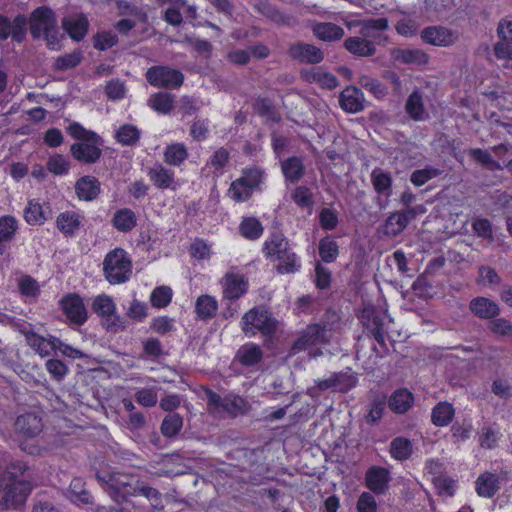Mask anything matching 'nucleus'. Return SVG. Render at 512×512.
<instances>
[{
	"label": "nucleus",
	"mask_w": 512,
	"mask_h": 512,
	"mask_svg": "<svg viewBox=\"0 0 512 512\" xmlns=\"http://www.w3.org/2000/svg\"><path fill=\"white\" fill-rule=\"evenodd\" d=\"M223 298L226 300H235L242 297L248 291V279L236 271L227 272L222 280Z\"/></svg>",
	"instance_id": "9d476101"
},
{
	"label": "nucleus",
	"mask_w": 512,
	"mask_h": 512,
	"mask_svg": "<svg viewBox=\"0 0 512 512\" xmlns=\"http://www.w3.org/2000/svg\"><path fill=\"white\" fill-rule=\"evenodd\" d=\"M440 174V171L433 167H425L423 169L415 170L411 174V182L416 186H422L427 183L429 180L437 177Z\"/></svg>",
	"instance_id": "13d9d810"
},
{
	"label": "nucleus",
	"mask_w": 512,
	"mask_h": 512,
	"mask_svg": "<svg viewBox=\"0 0 512 512\" xmlns=\"http://www.w3.org/2000/svg\"><path fill=\"white\" fill-rule=\"evenodd\" d=\"M69 168V161L64 156L59 154L51 156L47 162V169L55 175L67 174Z\"/></svg>",
	"instance_id": "4d7b16f0"
},
{
	"label": "nucleus",
	"mask_w": 512,
	"mask_h": 512,
	"mask_svg": "<svg viewBox=\"0 0 512 512\" xmlns=\"http://www.w3.org/2000/svg\"><path fill=\"white\" fill-rule=\"evenodd\" d=\"M421 39L430 45L447 47L454 44L458 36L452 30L443 26H430L421 31Z\"/></svg>",
	"instance_id": "9b49d317"
},
{
	"label": "nucleus",
	"mask_w": 512,
	"mask_h": 512,
	"mask_svg": "<svg viewBox=\"0 0 512 512\" xmlns=\"http://www.w3.org/2000/svg\"><path fill=\"white\" fill-rule=\"evenodd\" d=\"M499 484V477L496 474L485 472L477 478L475 489L479 496L491 498L499 490Z\"/></svg>",
	"instance_id": "393cba45"
},
{
	"label": "nucleus",
	"mask_w": 512,
	"mask_h": 512,
	"mask_svg": "<svg viewBox=\"0 0 512 512\" xmlns=\"http://www.w3.org/2000/svg\"><path fill=\"white\" fill-rule=\"evenodd\" d=\"M500 437V430L496 426H485L479 436L480 445L487 449L494 448Z\"/></svg>",
	"instance_id": "603ef678"
},
{
	"label": "nucleus",
	"mask_w": 512,
	"mask_h": 512,
	"mask_svg": "<svg viewBox=\"0 0 512 512\" xmlns=\"http://www.w3.org/2000/svg\"><path fill=\"white\" fill-rule=\"evenodd\" d=\"M316 386L310 387L307 393L311 397H317L319 391L333 390L338 392H347L352 389L356 383L357 378L351 369L339 373H333L325 379H317Z\"/></svg>",
	"instance_id": "423d86ee"
},
{
	"label": "nucleus",
	"mask_w": 512,
	"mask_h": 512,
	"mask_svg": "<svg viewBox=\"0 0 512 512\" xmlns=\"http://www.w3.org/2000/svg\"><path fill=\"white\" fill-rule=\"evenodd\" d=\"M92 309L104 318V324L108 331L117 332L124 328L121 317L116 314V305L109 295L96 296L92 303Z\"/></svg>",
	"instance_id": "0eeeda50"
},
{
	"label": "nucleus",
	"mask_w": 512,
	"mask_h": 512,
	"mask_svg": "<svg viewBox=\"0 0 512 512\" xmlns=\"http://www.w3.org/2000/svg\"><path fill=\"white\" fill-rule=\"evenodd\" d=\"M42 419L34 413L20 415L15 422L16 432L27 439L37 437L42 431Z\"/></svg>",
	"instance_id": "2eb2a0df"
},
{
	"label": "nucleus",
	"mask_w": 512,
	"mask_h": 512,
	"mask_svg": "<svg viewBox=\"0 0 512 512\" xmlns=\"http://www.w3.org/2000/svg\"><path fill=\"white\" fill-rule=\"evenodd\" d=\"M19 289L22 295L31 298L37 297L40 292L37 281L29 276H24L19 280Z\"/></svg>",
	"instance_id": "69168bd1"
},
{
	"label": "nucleus",
	"mask_w": 512,
	"mask_h": 512,
	"mask_svg": "<svg viewBox=\"0 0 512 512\" xmlns=\"http://www.w3.org/2000/svg\"><path fill=\"white\" fill-rule=\"evenodd\" d=\"M49 217V212L37 201L28 202L24 210V219L29 225H42Z\"/></svg>",
	"instance_id": "72a5a7b5"
},
{
	"label": "nucleus",
	"mask_w": 512,
	"mask_h": 512,
	"mask_svg": "<svg viewBox=\"0 0 512 512\" xmlns=\"http://www.w3.org/2000/svg\"><path fill=\"white\" fill-rule=\"evenodd\" d=\"M67 497L76 505H88L93 503V498L86 490L84 480L80 477L72 479L67 491Z\"/></svg>",
	"instance_id": "a878e982"
},
{
	"label": "nucleus",
	"mask_w": 512,
	"mask_h": 512,
	"mask_svg": "<svg viewBox=\"0 0 512 512\" xmlns=\"http://www.w3.org/2000/svg\"><path fill=\"white\" fill-rule=\"evenodd\" d=\"M151 182L159 189L176 190L174 172L165 168L161 164H156L147 172Z\"/></svg>",
	"instance_id": "aec40b11"
},
{
	"label": "nucleus",
	"mask_w": 512,
	"mask_h": 512,
	"mask_svg": "<svg viewBox=\"0 0 512 512\" xmlns=\"http://www.w3.org/2000/svg\"><path fill=\"white\" fill-rule=\"evenodd\" d=\"M339 102L346 112L357 113L364 109V94L360 89L350 86L342 91Z\"/></svg>",
	"instance_id": "f3484780"
},
{
	"label": "nucleus",
	"mask_w": 512,
	"mask_h": 512,
	"mask_svg": "<svg viewBox=\"0 0 512 512\" xmlns=\"http://www.w3.org/2000/svg\"><path fill=\"white\" fill-rule=\"evenodd\" d=\"M188 157V150L183 143H172L164 150V161L168 165L179 166Z\"/></svg>",
	"instance_id": "e433bc0d"
},
{
	"label": "nucleus",
	"mask_w": 512,
	"mask_h": 512,
	"mask_svg": "<svg viewBox=\"0 0 512 512\" xmlns=\"http://www.w3.org/2000/svg\"><path fill=\"white\" fill-rule=\"evenodd\" d=\"M99 481L105 483L106 491L115 502H123L128 496L143 495L151 506H161V494L152 487L143 485L136 476L124 473L98 474Z\"/></svg>",
	"instance_id": "f257e3e1"
},
{
	"label": "nucleus",
	"mask_w": 512,
	"mask_h": 512,
	"mask_svg": "<svg viewBox=\"0 0 512 512\" xmlns=\"http://www.w3.org/2000/svg\"><path fill=\"white\" fill-rule=\"evenodd\" d=\"M75 189L79 199L91 201L99 194L100 184L96 178L85 176L77 181Z\"/></svg>",
	"instance_id": "c85d7f7f"
},
{
	"label": "nucleus",
	"mask_w": 512,
	"mask_h": 512,
	"mask_svg": "<svg viewBox=\"0 0 512 512\" xmlns=\"http://www.w3.org/2000/svg\"><path fill=\"white\" fill-rule=\"evenodd\" d=\"M246 410V402L243 398L237 395H228L224 397L223 407L221 412H226L231 415L244 413Z\"/></svg>",
	"instance_id": "864d4df0"
},
{
	"label": "nucleus",
	"mask_w": 512,
	"mask_h": 512,
	"mask_svg": "<svg viewBox=\"0 0 512 512\" xmlns=\"http://www.w3.org/2000/svg\"><path fill=\"white\" fill-rule=\"evenodd\" d=\"M140 135V130L132 124L122 125L116 132L117 141L123 145H134L139 140Z\"/></svg>",
	"instance_id": "8fccbe9b"
},
{
	"label": "nucleus",
	"mask_w": 512,
	"mask_h": 512,
	"mask_svg": "<svg viewBox=\"0 0 512 512\" xmlns=\"http://www.w3.org/2000/svg\"><path fill=\"white\" fill-rule=\"evenodd\" d=\"M236 357L242 365L254 366L262 360L263 351L256 344L247 343L239 348Z\"/></svg>",
	"instance_id": "c756f323"
},
{
	"label": "nucleus",
	"mask_w": 512,
	"mask_h": 512,
	"mask_svg": "<svg viewBox=\"0 0 512 512\" xmlns=\"http://www.w3.org/2000/svg\"><path fill=\"white\" fill-rule=\"evenodd\" d=\"M281 168L286 179L291 182L300 179L304 173V166L302 161L297 157H291L282 162Z\"/></svg>",
	"instance_id": "de8ad7c7"
},
{
	"label": "nucleus",
	"mask_w": 512,
	"mask_h": 512,
	"mask_svg": "<svg viewBox=\"0 0 512 512\" xmlns=\"http://www.w3.org/2000/svg\"><path fill=\"white\" fill-rule=\"evenodd\" d=\"M144 354L147 358L155 359L163 354V347L156 338H148L142 343Z\"/></svg>",
	"instance_id": "774afa93"
},
{
	"label": "nucleus",
	"mask_w": 512,
	"mask_h": 512,
	"mask_svg": "<svg viewBox=\"0 0 512 512\" xmlns=\"http://www.w3.org/2000/svg\"><path fill=\"white\" fill-rule=\"evenodd\" d=\"M390 453L397 460H406L412 453L411 442L403 437L395 438L390 445Z\"/></svg>",
	"instance_id": "09e8293b"
},
{
	"label": "nucleus",
	"mask_w": 512,
	"mask_h": 512,
	"mask_svg": "<svg viewBox=\"0 0 512 512\" xmlns=\"http://www.w3.org/2000/svg\"><path fill=\"white\" fill-rule=\"evenodd\" d=\"M289 249L288 241L282 235L277 234L264 242L263 252L271 261H276Z\"/></svg>",
	"instance_id": "bb28decb"
},
{
	"label": "nucleus",
	"mask_w": 512,
	"mask_h": 512,
	"mask_svg": "<svg viewBox=\"0 0 512 512\" xmlns=\"http://www.w3.org/2000/svg\"><path fill=\"white\" fill-rule=\"evenodd\" d=\"M162 4H168L169 7L166 9L164 19L167 23L178 26L182 23V15L180 10L186 6L185 0H158Z\"/></svg>",
	"instance_id": "ea45409f"
},
{
	"label": "nucleus",
	"mask_w": 512,
	"mask_h": 512,
	"mask_svg": "<svg viewBox=\"0 0 512 512\" xmlns=\"http://www.w3.org/2000/svg\"><path fill=\"white\" fill-rule=\"evenodd\" d=\"M112 222L118 231L128 232L136 226L137 218L131 209L123 208L114 214Z\"/></svg>",
	"instance_id": "4c0bfd02"
},
{
	"label": "nucleus",
	"mask_w": 512,
	"mask_h": 512,
	"mask_svg": "<svg viewBox=\"0 0 512 512\" xmlns=\"http://www.w3.org/2000/svg\"><path fill=\"white\" fill-rule=\"evenodd\" d=\"M290 56L300 62L319 63L323 60V52L312 44L297 43L290 47Z\"/></svg>",
	"instance_id": "dca6fc26"
},
{
	"label": "nucleus",
	"mask_w": 512,
	"mask_h": 512,
	"mask_svg": "<svg viewBox=\"0 0 512 512\" xmlns=\"http://www.w3.org/2000/svg\"><path fill=\"white\" fill-rule=\"evenodd\" d=\"M148 104L156 112L168 114L174 107V97L169 93L159 92L149 98Z\"/></svg>",
	"instance_id": "a19ab883"
},
{
	"label": "nucleus",
	"mask_w": 512,
	"mask_h": 512,
	"mask_svg": "<svg viewBox=\"0 0 512 512\" xmlns=\"http://www.w3.org/2000/svg\"><path fill=\"white\" fill-rule=\"evenodd\" d=\"M240 234L248 240L259 239L264 231L261 222L255 217H245L239 225Z\"/></svg>",
	"instance_id": "58836bf2"
},
{
	"label": "nucleus",
	"mask_w": 512,
	"mask_h": 512,
	"mask_svg": "<svg viewBox=\"0 0 512 512\" xmlns=\"http://www.w3.org/2000/svg\"><path fill=\"white\" fill-rule=\"evenodd\" d=\"M146 79L152 86L175 89L182 85L184 76L177 69L153 66L147 70Z\"/></svg>",
	"instance_id": "1a4fd4ad"
},
{
	"label": "nucleus",
	"mask_w": 512,
	"mask_h": 512,
	"mask_svg": "<svg viewBox=\"0 0 512 512\" xmlns=\"http://www.w3.org/2000/svg\"><path fill=\"white\" fill-rule=\"evenodd\" d=\"M292 199L301 207H311L313 204V194L309 188L304 186H299L294 190Z\"/></svg>",
	"instance_id": "0e129e2a"
},
{
	"label": "nucleus",
	"mask_w": 512,
	"mask_h": 512,
	"mask_svg": "<svg viewBox=\"0 0 512 512\" xmlns=\"http://www.w3.org/2000/svg\"><path fill=\"white\" fill-rule=\"evenodd\" d=\"M60 303L63 312L72 323L83 324L87 320V310L80 296L69 294Z\"/></svg>",
	"instance_id": "f8f14e48"
},
{
	"label": "nucleus",
	"mask_w": 512,
	"mask_h": 512,
	"mask_svg": "<svg viewBox=\"0 0 512 512\" xmlns=\"http://www.w3.org/2000/svg\"><path fill=\"white\" fill-rule=\"evenodd\" d=\"M472 313L482 319H492L499 315V306L485 297H477L470 302Z\"/></svg>",
	"instance_id": "5701e85b"
},
{
	"label": "nucleus",
	"mask_w": 512,
	"mask_h": 512,
	"mask_svg": "<svg viewBox=\"0 0 512 512\" xmlns=\"http://www.w3.org/2000/svg\"><path fill=\"white\" fill-rule=\"evenodd\" d=\"M426 470L432 475V480L441 494L452 496L454 494V481L443 476V464L431 459L426 463Z\"/></svg>",
	"instance_id": "4468645a"
},
{
	"label": "nucleus",
	"mask_w": 512,
	"mask_h": 512,
	"mask_svg": "<svg viewBox=\"0 0 512 512\" xmlns=\"http://www.w3.org/2000/svg\"><path fill=\"white\" fill-rule=\"evenodd\" d=\"M454 416V408L448 402H440L432 411V421L437 426L448 425Z\"/></svg>",
	"instance_id": "37998d69"
},
{
	"label": "nucleus",
	"mask_w": 512,
	"mask_h": 512,
	"mask_svg": "<svg viewBox=\"0 0 512 512\" xmlns=\"http://www.w3.org/2000/svg\"><path fill=\"white\" fill-rule=\"evenodd\" d=\"M390 480L389 470L379 466L370 467L365 475L366 486L376 494L384 493Z\"/></svg>",
	"instance_id": "ddd939ff"
},
{
	"label": "nucleus",
	"mask_w": 512,
	"mask_h": 512,
	"mask_svg": "<svg viewBox=\"0 0 512 512\" xmlns=\"http://www.w3.org/2000/svg\"><path fill=\"white\" fill-rule=\"evenodd\" d=\"M470 156L477 162L488 167L491 170H500L502 166L495 161L487 150L479 148L471 149L469 151Z\"/></svg>",
	"instance_id": "6e6d98bb"
},
{
	"label": "nucleus",
	"mask_w": 512,
	"mask_h": 512,
	"mask_svg": "<svg viewBox=\"0 0 512 512\" xmlns=\"http://www.w3.org/2000/svg\"><path fill=\"white\" fill-rule=\"evenodd\" d=\"M62 26L73 40L81 41L87 34L89 22L83 14H75L65 17Z\"/></svg>",
	"instance_id": "a211bd4d"
},
{
	"label": "nucleus",
	"mask_w": 512,
	"mask_h": 512,
	"mask_svg": "<svg viewBox=\"0 0 512 512\" xmlns=\"http://www.w3.org/2000/svg\"><path fill=\"white\" fill-rule=\"evenodd\" d=\"M118 41L115 33L111 31L99 32L94 38V47L98 50L104 51L113 47Z\"/></svg>",
	"instance_id": "680f3d73"
},
{
	"label": "nucleus",
	"mask_w": 512,
	"mask_h": 512,
	"mask_svg": "<svg viewBox=\"0 0 512 512\" xmlns=\"http://www.w3.org/2000/svg\"><path fill=\"white\" fill-rule=\"evenodd\" d=\"M276 268L281 274L294 273L299 270L301 263L297 255L291 250H287L278 260Z\"/></svg>",
	"instance_id": "a18cd8bd"
},
{
	"label": "nucleus",
	"mask_w": 512,
	"mask_h": 512,
	"mask_svg": "<svg viewBox=\"0 0 512 512\" xmlns=\"http://www.w3.org/2000/svg\"><path fill=\"white\" fill-rule=\"evenodd\" d=\"M330 332L326 326H320L319 324L310 325L307 327L303 335L294 343L292 350L294 353L300 351H309L310 357H316L321 352H317L313 350V346L328 341Z\"/></svg>",
	"instance_id": "6e6552de"
},
{
	"label": "nucleus",
	"mask_w": 512,
	"mask_h": 512,
	"mask_svg": "<svg viewBox=\"0 0 512 512\" xmlns=\"http://www.w3.org/2000/svg\"><path fill=\"white\" fill-rule=\"evenodd\" d=\"M118 8L122 15H131L135 17L134 20L122 19L119 22H117L115 27L119 32L126 34L136 26L137 22H146V14L137 7L130 6L127 2H119Z\"/></svg>",
	"instance_id": "6ab92c4d"
},
{
	"label": "nucleus",
	"mask_w": 512,
	"mask_h": 512,
	"mask_svg": "<svg viewBox=\"0 0 512 512\" xmlns=\"http://www.w3.org/2000/svg\"><path fill=\"white\" fill-rule=\"evenodd\" d=\"M18 229V221L13 216L0 217V255L5 251V244L11 241Z\"/></svg>",
	"instance_id": "c9c22d12"
},
{
	"label": "nucleus",
	"mask_w": 512,
	"mask_h": 512,
	"mask_svg": "<svg viewBox=\"0 0 512 512\" xmlns=\"http://www.w3.org/2000/svg\"><path fill=\"white\" fill-rule=\"evenodd\" d=\"M218 302L215 297L205 294L198 297L195 303L197 317L202 320H209L216 315Z\"/></svg>",
	"instance_id": "2f4dec72"
},
{
	"label": "nucleus",
	"mask_w": 512,
	"mask_h": 512,
	"mask_svg": "<svg viewBox=\"0 0 512 512\" xmlns=\"http://www.w3.org/2000/svg\"><path fill=\"white\" fill-rule=\"evenodd\" d=\"M413 395L407 389L395 391L389 399V407L396 413H405L413 404Z\"/></svg>",
	"instance_id": "f704fd0d"
},
{
	"label": "nucleus",
	"mask_w": 512,
	"mask_h": 512,
	"mask_svg": "<svg viewBox=\"0 0 512 512\" xmlns=\"http://www.w3.org/2000/svg\"><path fill=\"white\" fill-rule=\"evenodd\" d=\"M103 272L110 284L126 282L132 273V262L126 251L121 248L110 251L104 258Z\"/></svg>",
	"instance_id": "7ed1b4c3"
},
{
	"label": "nucleus",
	"mask_w": 512,
	"mask_h": 512,
	"mask_svg": "<svg viewBox=\"0 0 512 512\" xmlns=\"http://www.w3.org/2000/svg\"><path fill=\"white\" fill-rule=\"evenodd\" d=\"M391 57L396 62L418 66L426 65L429 61L428 54L421 49H394Z\"/></svg>",
	"instance_id": "4be33fe9"
},
{
	"label": "nucleus",
	"mask_w": 512,
	"mask_h": 512,
	"mask_svg": "<svg viewBox=\"0 0 512 512\" xmlns=\"http://www.w3.org/2000/svg\"><path fill=\"white\" fill-rule=\"evenodd\" d=\"M312 31L318 39L326 42L340 40L345 34L342 27L331 22H316Z\"/></svg>",
	"instance_id": "b1692460"
},
{
	"label": "nucleus",
	"mask_w": 512,
	"mask_h": 512,
	"mask_svg": "<svg viewBox=\"0 0 512 512\" xmlns=\"http://www.w3.org/2000/svg\"><path fill=\"white\" fill-rule=\"evenodd\" d=\"M319 255L326 263L334 262L339 254L338 243L331 237H324L319 242Z\"/></svg>",
	"instance_id": "c03bdc74"
},
{
	"label": "nucleus",
	"mask_w": 512,
	"mask_h": 512,
	"mask_svg": "<svg viewBox=\"0 0 512 512\" xmlns=\"http://www.w3.org/2000/svg\"><path fill=\"white\" fill-rule=\"evenodd\" d=\"M490 331L497 336H512V323L504 318H496L488 325Z\"/></svg>",
	"instance_id": "e2e57ef3"
},
{
	"label": "nucleus",
	"mask_w": 512,
	"mask_h": 512,
	"mask_svg": "<svg viewBox=\"0 0 512 512\" xmlns=\"http://www.w3.org/2000/svg\"><path fill=\"white\" fill-rule=\"evenodd\" d=\"M344 46L350 53L358 56H371L375 53L374 43L361 37L347 38Z\"/></svg>",
	"instance_id": "473e14b6"
},
{
	"label": "nucleus",
	"mask_w": 512,
	"mask_h": 512,
	"mask_svg": "<svg viewBox=\"0 0 512 512\" xmlns=\"http://www.w3.org/2000/svg\"><path fill=\"white\" fill-rule=\"evenodd\" d=\"M241 329L247 337H252L257 332L268 335L275 330V320L266 309L254 307L243 315Z\"/></svg>",
	"instance_id": "39448f33"
},
{
	"label": "nucleus",
	"mask_w": 512,
	"mask_h": 512,
	"mask_svg": "<svg viewBox=\"0 0 512 512\" xmlns=\"http://www.w3.org/2000/svg\"><path fill=\"white\" fill-rule=\"evenodd\" d=\"M320 225L325 230H333L338 224V215L334 209L323 208L319 215Z\"/></svg>",
	"instance_id": "338daca9"
},
{
	"label": "nucleus",
	"mask_w": 512,
	"mask_h": 512,
	"mask_svg": "<svg viewBox=\"0 0 512 512\" xmlns=\"http://www.w3.org/2000/svg\"><path fill=\"white\" fill-rule=\"evenodd\" d=\"M264 178V173L260 169L244 170L242 176L231 183L228 189L229 197L236 202L247 201L253 192L259 189Z\"/></svg>",
	"instance_id": "20e7f679"
},
{
	"label": "nucleus",
	"mask_w": 512,
	"mask_h": 512,
	"mask_svg": "<svg viewBox=\"0 0 512 512\" xmlns=\"http://www.w3.org/2000/svg\"><path fill=\"white\" fill-rule=\"evenodd\" d=\"M135 399L141 406L153 407L158 401L157 391L154 388H141L136 391Z\"/></svg>",
	"instance_id": "052dcab7"
},
{
	"label": "nucleus",
	"mask_w": 512,
	"mask_h": 512,
	"mask_svg": "<svg viewBox=\"0 0 512 512\" xmlns=\"http://www.w3.org/2000/svg\"><path fill=\"white\" fill-rule=\"evenodd\" d=\"M82 220L83 217L78 212L65 211L57 216L56 226L65 236H73L79 231Z\"/></svg>",
	"instance_id": "412c9836"
},
{
	"label": "nucleus",
	"mask_w": 512,
	"mask_h": 512,
	"mask_svg": "<svg viewBox=\"0 0 512 512\" xmlns=\"http://www.w3.org/2000/svg\"><path fill=\"white\" fill-rule=\"evenodd\" d=\"M172 294V289L168 286L157 287L151 293V304L156 308H164L171 302Z\"/></svg>",
	"instance_id": "3c124183"
},
{
	"label": "nucleus",
	"mask_w": 512,
	"mask_h": 512,
	"mask_svg": "<svg viewBox=\"0 0 512 512\" xmlns=\"http://www.w3.org/2000/svg\"><path fill=\"white\" fill-rule=\"evenodd\" d=\"M406 112L416 121L424 120L426 112L424 109L422 96L418 91H414L407 99Z\"/></svg>",
	"instance_id": "79ce46f5"
},
{
	"label": "nucleus",
	"mask_w": 512,
	"mask_h": 512,
	"mask_svg": "<svg viewBox=\"0 0 512 512\" xmlns=\"http://www.w3.org/2000/svg\"><path fill=\"white\" fill-rule=\"evenodd\" d=\"M408 222L401 211L391 213L382 226L385 236L392 238L401 234L407 227Z\"/></svg>",
	"instance_id": "7c9ffc66"
},
{
	"label": "nucleus",
	"mask_w": 512,
	"mask_h": 512,
	"mask_svg": "<svg viewBox=\"0 0 512 512\" xmlns=\"http://www.w3.org/2000/svg\"><path fill=\"white\" fill-rule=\"evenodd\" d=\"M371 180L377 193L387 197L391 194L392 180L388 173L381 169H374L371 173Z\"/></svg>",
	"instance_id": "49530a36"
},
{
	"label": "nucleus",
	"mask_w": 512,
	"mask_h": 512,
	"mask_svg": "<svg viewBox=\"0 0 512 512\" xmlns=\"http://www.w3.org/2000/svg\"><path fill=\"white\" fill-rule=\"evenodd\" d=\"M73 157L79 161L95 162L101 155V150L93 142H81L71 146Z\"/></svg>",
	"instance_id": "cd10ccee"
},
{
	"label": "nucleus",
	"mask_w": 512,
	"mask_h": 512,
	"mask_svg": "<svg viewBox=\"0 0 512 512\" xmlns=\"http://www.w3.org/2000/svg\"><path fill=\"white\" fill-rule=\"evenodd\" d=\"M309 80L318 83L322 87L333 89L338 85L337 78L331 73L316 69L312 71Z\"/></svg>",
	"instance_id": "bf43d9fd"
},
{
	"label": "nucleus",
	"mask_w": 512,
	"mask_h": 512,
	"mask_svg": "<svg viewBox=\"0 0 512 512\" xmlns=\"http://www.w3.org/2000/svg\"><path fill=\"white\" fill-rule=\"evenodd\" d=\"M30 32L34 38H45L52 50L60 48V34L53 11L47 7H39L30 18Z\"/></svg>",
	"instance_id": "f03ea898"
},
{
	"label": "nucleus",
	"mask_w": 512,
	"mask_h": 512,
	"mask_svg": "<svg viewBox=\"0 0 512 512\" xmlns=\"http://www.w3.org/2000/svg\"><path fill=\"white\" fill-rule=\"evenodd\" d=\"M182 424V418L178 414H169L162 422L161 432L166 437H173L181 430Z\"/></svg>",
	"instance_id": "5fc2aeb1"
}]
</instances>
